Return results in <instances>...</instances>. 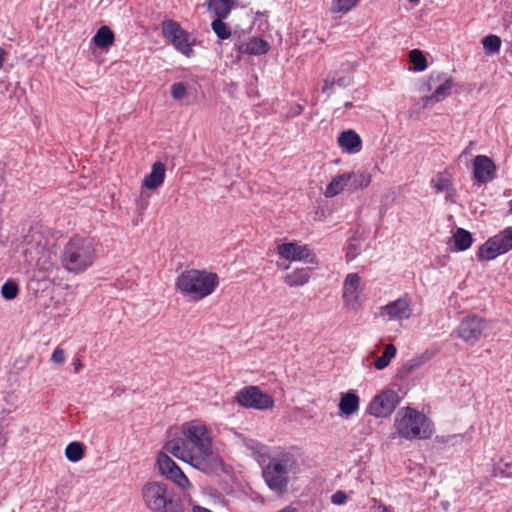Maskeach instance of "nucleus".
Here are the masks:
<instances>
[{
    "label": "nucleus",
    "instance_id": "nucleus-30",
    "mask_svg": "<svg viewBox=\"0 0 512 512\" xmlns=\"http://www.w3.org/2000/svg\"><path fill=\"white\" fill-rule=\"evenodd\" d=\"M409 60L413 64L414 70L418 72L424 71L428 66L424 53L419 49H412L409 52Z\"/></svg>",
    "mask_w": 512,
    "mask_h": 512
},
{
    "label": "nucleus",
    "instance_id": "nucleus-20",
    "mask_svg": "<svg viewBox=\"0 0 512 512\" xmlns=\"http://www.w3.org/2000/svg\"><path fill=\"white\" fill-rule=\"evenodd\" d=\"M345 178L348 181V191L355 192L362 190L371 183V175L366 172H346Z\"/></svg>",
    "mask_w": 512,
    "mask_h": 512
},
{
    "label": "nucleus",
    "instance_id": "nucleus-42",
    "mask_svg": "<svg viewBox=\"0 0 512 512\" xmlns=\"http://www.w3.org/2000/svg\"><path fill=\"white\" fill-rule=\"evenodd\" d=\"M348 500V496L345 491L343 490H337L335 493L331 496V502L334 505H344Z\"/></svg>",
    "mask_w": 512,
    "mask_h": 512
},
{
    "label": "nucleus",
    "instance_id": "nucleus-22",
    "mask_svg": "<svg viewBox=\"0 0 512 512\" xmlns=\"http://www.w3.org/2000/svg\"><path fill=\"white\" fill-rule=\"evenodd\" d=\"M115 40L114 32L108 26H101L92 38L94 45L100 49H107Z\"/></svg>",
    "mask_w": 512,
    "mask_h": 512
},
{
    "label": "nucleus",
    "instance_id": "nucleus-12",
    "mask_svg": "<svg viewBox=\"0 0 512 512\" xmlns=\"http://www.w3.org/2000/svg\"><path fill=\"white\" fill-rule=\"evenodd\" d=\"M412 311V302L408 294L381 307V315L387 316L390 321L407 320L411 317Z\"/></svg>",
    "mask_w": 512,
    "mask_h": 512
},
{
    "label": "nucleus",
    "instance_id": "nucleus-23",
    "mask_svg": "<svg viewBox=\"0 0 512 512\" xmlns=\"http://www.w3.org/2000/svg\"><path fill=\"white\" fill-rule=\"evenodd\" d=\"M310 273L309 267L296 269L285 276L284 282L290 287L303 286L309 281Z\"/></svg>",
    "mask_w": 512,
    "mask_h": 512
},
{
    "label": "nucleus",
    "instance_id": "nucleus-47",
    "mask_svg": "<svg viewBox=\"0 0 512 512\" xmlns=\"http://www.w3.org/2000/svg\"><path fill=\"white\" fill-rule=\"evenodd\" d=\"M192 512H212V511H210L207 508L200 507V506H194Z\"/></svg>",
    "mask_w": 512,
    "mask_h": 512
},
{
    "label": "nucleus",
    "instance_id": "nucleus-35",
    "mask_svg": "<svg viewBox=\"0 0 512 512\" xmlns=\"http://www.w3.org/2000/svg\"><path fill=\"white\" fill-rule=\"evenodd\" d=\"M157 465L161 475L164 477L171 473L177 464L165 453L160 452L157 457Z\"/></svg>",
    "mask_w": 512,
    "mask_h": 512
},
{
    "label": "nucleus",
    "instance_id": "nucleus-36",
    "mask_svg": "<svg viewBox=\"0 0 512 512\" xmlns=\"http://www.w3.org/2000/svg\"><path fill=\"white\" fill-rule=\"evenodd\" d=\"M168 480L174 482L177 486L182 489L188 488L190 486V482L186 475L182 472L179 466H175L169 475L165 476Z\"/></svg>",
    "mask_w": 512,
    "mask_h": 512
},
{
    "label": "nucleus",
    "instance_id": "nucleus-18",
    "mask_svg": "<svg viewBox=\"0 0 512 512\" xmlns=\"http://www.w3.org/2000/svg\"><path fill=\"white\" fill-rule=\"evenodd\" d=\"M360 276L357 273H350L343 283V299L346 303L356 302L359 298Z\"/></svg>",
    "mask_w": 512,
    "mask_h": 512
},
{
    "label": "nucleus",
    "instance_id": "nucleus-14",
    "mask_svg": "<svg viewBox=\"0 0 512 512\" xmlns=\"http://www.w3.org/2000/svg\"><path fill=\"white\" fill-rule=\"evenodd\" d=\"M279 256L288 261H309L313 263V253L307 245H299L296 242L282 243L277 246Z\"/></svg>",
    "mask_w": 512,
    "mask_h": 512
},
{
    "label": "nucleus",
    "instance_id": "nucleus-43",
    "mask_svg": "<svg viewBox=\"0 0 512 512\" xmlns=\"http://www.w3.org/2000/svg\"><path fill=\"white\" fill-rule=\"evenodd\" d=\"M51 360L56 364H63L65 361V352L60 347H57L51 356Z\"/></svg>",
    "mask_w": 512,
    "mask_h": 512
},
{
    "label": "nucleus",
    "instance_id": "nucleus-27",
    "mask_svg": "<svg viewBox=\"0 0 512 512\" xmlns=\"http://www.w3.org/2000/svg\"><path fill=\"white\" fill-rule=\"evenodd\" d=\"M352 84V77L351 76H333L331 78H327L324 80L323 86H322V92L328 93V95L331 93L333 88L335 86L340 88H346Z\"/></svg>",
    "mask_w": 512,
    "mask_h": 512
},
{
    "label": "nucleus",
    "instance_id": "nucleus-25",
    "mask_svg": "<svg viewBox=\"0 0 512 512\" xmlns=\"http://www.w3.org/2000/svg\"><path fill=\"white\" fill-rule=\"evenodd\" d=\"M454 246L457 251L469 249L473 243L471 232L464 228H457L453 234Z\"/></svg>",
    "mask_w": 512,
    "mask_h": 512
},
{
    "label": "nucleus",
    "instance_id": "nucleus-9",
    "mask_svg": "<svg viewBox=\"0 0 512 512\" xmlns=\"http://www.w3.org/2000/svg\"><path fill=\"white\" fill-rule=\"evenodd\" d=\"M235 401L242 407L266 410L274 406L273 398L258 386H246L236 393Z\"/></svg>",
    "mask_w": 512,
    "mask_h": 512
},
{
    "label": "nucleus",
    "instance_id": "nucleus-48",
    "mask_svg": "<svg viewBox=\"0 0 512 512\" xmlns=\"http://www.w3.org/2000/svg\"><path fill=\"white\" fill-rule=\"evenodd\" d=\"M278 512H297V509L292 506H286Z\"/></svg>",
    "mask_w": 512,
    "mask_h": 512
},
{
    "label": "nucleus",
    "instance_id": "nucleus-16",
    "mask_svg": "<svg viewBox=\"0 0 512 512\" xmlns=\"http://www.w3.org/2000/svg\"><path fill=\"white\" fill-rule=\"evenodd\" d=\"M338 145L347 153H358L362 148L361 137L352 129L340 133L337 139Z\"/></svg>",
    "mask_w": 512,
    "mask_h": 512
},
{
    "label": "nucleus",
    "instance_id": "nucleus-6",
    "mask_svg": "<svg viewBox=\"0 0 512 512\" xmlns=\"http://www.w3.org/2000/svg\"><path fill=\"white\" fill-rule=\"evenodd\" d=\"M296 469L297 461L294 456L284 453L272 458L263 468L262 475L271 490L283 493L288 485V474L295 472Z\"/></svg>",
    "mask_w": 512,
    "mask_h": 512
},
{
    "label": "nucleus",
    "instance_id": "nucleus-41",
    "mask_svg": "<svg viewBox=\"0 0 512 512\" xmlns=\"http://www.w3.org/2000/svg\"><path fill=\"white\" fill-rule=\"evenodd\" d=\"M359 251H360L359 244H356V243L350 241V243L347 246V251H346L347 261L354 260L358 256Z\"/></svg>",
    "mask_w": 512,
    "mask_h": 512
},
{
    "label": "nucleus",
    "instance_id": "nucleus-28",
    "mask_svg": "<svg viewBox=\"0 0 512 512\" xmlns=\"http://www.w3.org/2000/svg\"><path fill=\"white\" fill-rule=\"evenodd\" d=\"M397 349L393 344H387L380 357L374 361V367L378 370L386 368L391 360L395 357Z\"/></svg>",
    "mask_w": 512,
    "mask_h": 512
},
{
    "label": "nucleus",
    "instance_id": "nucleus-5",
    "mask_svg": "<svg viewBox=\"0 0 512 512\" xmlns=\"http://www.w3.org/2000/svg\"><path fill=\"white\" fill-rule=\"evenodd\" d=\"M142 498L152 512H184L180 498L161 482H149L142 488Z\"/></svg>",
    "mask_w": 512,
    "mask_h": 512
},
{
    "label": "nucleus",
    "instance_id": "nucleus-2",
    "mask_svg": "<svg viewBox=\"0 0 512 512\" xmlns=\"http://www.w3.org/2000/svg\"><path fill=\"white\" fill-rule=\"evenodd\" d=\"M97 246L93 238L78 235L71 237L60 254L62 267L73 274L85 272L97 259Z\"/></svg>",
    "mask_w": 512,
    "mask_h": 512
},
{
    "label": "nucleus",
    "instance_id": "nucleus-52",
    "mask_svg": "<svg viewBox=\"0 0 512 512\" xmlns=\"http://www.w3.org/2000/svg\"><path fill=\"white\" fill-rule=\"evenodd\" d=\"M410 3L417 4L420 0H408Z\"/></svg>",
    "mask_w": 512,
    "mask_h": 512
},
{
    "label": "nucleus",
    "instance_id": "nucleus-32",
    "mask_svg": "<svg viewBox=\"0 0 512 512\" xmlns=\"http://www.w3.org/2000/svg\"><path fill=\"white\" fill-rule=\"evenodd\" d=\"M224 19L225 18H216L211 23L212 30L221 40L228 39L231 36V28L223 22Z\"/></svg>",
    "mask_w": 512,
    "mask_h": 512
},
{
    "label": "nucleus",
    "instance_id": "nucleus-1",
    "mask_svg": "<svg viewBox=\"0 0 512 512\" xmlns=\"http://www.w3.org/2000/svg\"><path fill=\"white\" fill-rule=\"evenodd\" d=\"M182 434L183 437L167 441L164 449L196 468L207 466L212 455V441L207 427L191 421L183 425Z\"/></svg>",
    "mask_w": 512,
    "mask_h": 512
},
{
    "label": "nucleus",
    "instance_id": "nucleus-50",
    "mask_svg": "<svg viewBox=\"0 0 512 512\" xmlns=\"http://www.w3.org/2000/svg\"><path fill=\"white\" fill-rule=\"evenodd\" d=\"M508 213L512 214V199L508 202Z\"/></svg>",
    "mask_w": 512,
    "mask_h": 512
},
{
    "label": "nucleus",
    "instance_id": "nucleus-53",
    "mask_svg": "<svg viewBox=\"0 0 512 512\" xmlns=\"http://www.w3.org/2000/svg\"><path fill=\"white\" fill-rule=\"evenodd\" d=\"M382 512H392V511L388 510L387 507H384Z\"/></svg>",
    "mask_w": 512,
    "mask_h": 512
},
{
    "label": "nucleus",
    "instance_id": "nucleus-51",
    "mask_svg": "<svg viewBox=\"0 0 512 512\" xmlns=\"http://www.w3.org/2000/svg\"><path fill=\"white\" fill-rule=\"evenodd\" d=\"M352 106H353L352 102H346V103L344 104V107H345L346 109H350V108H352Z\"/></svg>",
    "mask_w": 512,
    "mask_h": 512
},
{
    "label": "nucleus",
    "instance_id": "nucleus-34",
    "mask_svg": "<svg viewBox=\"0 0 512 512\" xmlns=\"http://www.w3.org/2000/svg\"><path fill=\"white\" fill-rule=\"evenodd\" d=\"M431 186L437 193L453 190L451 180L441 173L437 174L435 178H432Z\"/></svg>",
    "mask_w": 512,
    "mask_h": 512
},
{
    "label": "nucleus",
    "instance_id": "nucleus-8",
    "mask_svg": "<svg viewBox=\"0 0 512 512\" xmlns=\"http://www.w3.org/2000/svg\"><path fill=\"white\" fill-rule=\"evenodd\" d=\"M512 250V226L488 238L478 249L480 260L491 261Z\"/></svg>",
    "mask_w": 512,
    "mask_h": 512
},
{
    "label": "nucleus",
    "instance_id": "nucleus-15",
    "mask_svg": "<svg viewBox=\"0 0 512 512\" xmlns=\"http://www.w3.org/2000/svg\"><path fill=\"white\" fill-rule=\"evenodd\" d=\"M453 85L454 84L452 78L446 75L431 95L422 98L423 108L443 101L450 95Z\"/></svg>",
    "mask_w": 512,
    "mask_h": 512
},
{
    "label": "nucleus",
    "instance_id": "nucleus-31",
    "mask_svg": "<svg viewBox=\"0 0 512 512\" xmlns=\"http://www.w3.org/2000/svg\"><path fill=\"white\" fill-rule=\"evenodd\" d=\"M447 74L443 72H432L422 83L420 90L422 92L434 91Z\"/></svg>",
    "mask_w": 512,
    "mask_h": 512
},
{
    "label": "nucleus",
    "instance_id": "nucleus-17",
    "mask_svg": "<svg viewBox=\"0 0 512 512\" xmlns=\"http://www.w3.org/2000/svg\"><path fill=\"white\" fill-rule=\"evenodd\" d=\"M165 164L157 161L152 165L151 172L143 179V186L154 190L160 187L165 179Z\"/></svg>",
    "mask_w": 512,
    "mask_h": 512
},
{
    "label": "nucleus",
    "instance_id": "nucleus-37",
    "mask_svg": "<svg viewBox=\"0 0 512 512\" xmlns=\"http://www.w3.org/2000/svg\"><path fill=\"white\" fill-rule=\"evenodd\" d=\"M494 475L502 478L512 477V459H501L494 466Z\"/></svg>",
    "mask_w": 512,
    "mask_h": 512
},
{
    "label": "nucleus",
    "instance_id": "nucleus-49",
    "mask_svg": "<svg viewBox=\"0 0 512 512\" xmlns=\"http://www.w3.org/2000/svg\"><path fill=\"white\" fill-rule=\"evenodd\" d=\"M5 51L0 47V69L3 67Z\"/></svg>",
    "mask_w": 512,
    "mask_h": 512
},
{
    "label": "nucleus",
    "instance_id": "nucleus-40",
    "mask_svg": "<svg viewBox=\"0 0 512 512\" xmlns=\"http://www.w3.org/2000/svg\"><path fill=\"white\" fill-rule=\"evenodd\" d=\"M187 93V86L183 82H176L171 85V96L174 100H181Z\"/></svg>",
    "mask_w": 512,
    "mask_h": 512
},
{
    "label": "nucleus",
    "instance_id": "nucleus-46",
    "mask_svg": "<svg viewBox=\"0 0 512 512\" xmlns=\"http://www.w3.org/2000/svg\"><path fill=\"white\" fill-rule=\"evenodd\" d=\"M7 438L2 432L0 431V448L4 447L6 445Z\"/></svg>",
    "mask_w": 512,
    "mask_h": 512
},
{
    "label": "nucleus",
    "instance_id": "nucleus-44",
    "mask_svg": "<svg viewBox=\"0 0 512 512\" xmlns=\"http://www.w3.org/2000/svg\"><path fill=\"white\" fill-rule=\"evenodd\" d=\"M247 447L249 449H251L254 453H259V454H261L262 450L265 449V446H263L262 444H260L257 441H253V440H251L249 443H247Z\"/></svg>",
    "mask_w": 512,
    "mask_h": 512
},
{
    "label": "nucleus",
    "instance_id": "nucleus-19",
    "mask_svg": "<svg viewBox=\"0 0 512 512\" xmlns=\"http://www.w3.org/2000/svg\"><path fill=\"white\" fill-rule=\"evenodd\" d=\"M269 49V43L258 37H253L247 42L240 43L238 46V51L241 54L247 55H263L266 54Z\"/></svg>",
    "mask_w": 512,
    "mask_h": 512
},
{
    "label": "nucleus",
    "instance_id": "nucleus-54",
    "mask_svg": "<svg viewBox=\"0 0 512 512\" xmlns=\"http://www.w3.org/2000/svg\"><path fill=\"white\" fill-rule=\"evenodd\" d=\"M3 180H4V179H3L2 175L0 174V186H1V185H2V183H3Z\"/></svg>",
    "mask_w": 512,
    "mask_h": 512
},
{
    "label": "nucleus",
    "instance_id": "nucleus-13",
    "mask_svg": "<svg viewBox=\"0 0 512 512\" xmlns=\"http://www.w3.org/2000/svg\"><path fill=\"white\" fill-rule=\"evenodd\" d=\"M473 178L479 184H486L496 178V165L486 155H478L473 159Z\"/></svg>",
    "mask_w": 512,
    "mask_h": 512
},
{
    "label": "nucleus",
    "instance_id": "nucleus-21",
    "mask_svg": "<svg viewBox=\"0 0 512 512\" xmlns=\"http://www.w3.org/2000/svg\"><path fill=\"white\" fill-rule=\"evenodd\" d=\"M359 409V397L355 391L342 393L339 401L341 414L350 416Z\"/></svg>",
    "mask_w": 512,
    "mask_h": 512
},
{
    "label": "nucleus",
    "instance_id": "nucleus-7",
    "mask_svg": "<svg viewBox=\"0 0 512 512\" xmlns=\"http://www.w3.org/2000/svg\"><path fill=\"white\" fill-rule=\"evenodd\" d=\"M489 329V321L481 316L471 314L461 320L453 334L473 346L482 338L487 337Z\"/></svg>",
    "mask_w": 512,
    "mask_h": 512
},
{
    "label": "nucleus",
    "instance_id": "nucleus-26",
    "mask_svg": "<svg viewBox=\"0 0 512 512\" xmlns=\"http://www.w3.org/2000/svg\"><path fill=\"white\" fill-rule=\"evenodd\" d=\"M348 181L345 178V173L335 176L327 185L324 195L328 198L334 197L344 190H348Z\"/></svg>",
    "mask_w": 512,
    "mask_h": 512
},
{
    "label": "nucleus",
    "instance_id": "nucleus-3",
    "mask_svg": "<svg viewBox=\"0 0 512 512\" xmlns=\"http://www.w3.org/2000/svg\"><path fill=\"white\" fill-rule=\"evenodd\" d=\"M218 285L219 277L216 273L198 269L181 272L175 282L177 290L183 295L191 296L194 300L211 295Z\"/></svg>",
    "mask_w": 512,
    "mask_h": 512
},
{
    "label": "nucleus",
    "instance_id": "nucleus-10",
    "mask_svg": "<svg viewBox=\"0 0 512 512\" xmlns=\"http://www.w3.org/2000/svg\"><path fill=\"white\" fill-rule=\"evenodd\" d=\"M400 402V397L394 390H383L373 397L367 407V413L376 418L390 416Z\"/></svg>",
    "mask_w": 512,
    "mask_h": 512
},
{
    "label": "nucleus",
    "instance_id": "nucleus-11",
    "mask_svg": "<svg viewBox=\"0 0 512 512\" xmlns=\"http://www.w3.org/2000/svg\"><path fill=\"white\" fill-rule=\"evenodd\" d=\"M162 34L173 46L187 57L192 56V43L189 34L174 20H166L162 23Z\"/></svg>",
    "mask_w": 512,
    "mask_h": 512
},
{
    "label": "nucleus",
    "instance_id": "nucleus-33",
    "mask_svg": "<svg viewBox=\"0 0 512 512\" xmlns=\"http://www.w3.org/2000/svg\"><path fill=\"white\" fill-rule=\"evenodd\" d=\"M482 45L486 53L497 54L501 48V39L497 35L490 34L482 39Z\"/></svg>",
    "mask_w": 512,
    "mask_h": 512
},
{
    "label": "nucleus",
    "instance_id": "nucleus-38",
    "mask_svg": "<svg viewBox=\"0 0 512 512\" xmlns=\"http://www.w3.org/2000/svg\"><path fill=\"white\" fill-rule=\"evenodd\" d=\"M360 0H333L331 5V12L333 13H347L350 11Z\"/></svg>",
    "mask_w": 512,
    "mask_h": 512
},
{
    "label": "nucleus",
    "instance_id": "nucleus-4",
    "mask_svg": "<svg viewBox=\"0 0 512 512\" xmlns=\"http://www.w3.org/2000/svg\"><path fill=\"white\" fill-rule=\"evenodd\" d=\"M394 427L399 436L408 440L429 439L434 432L431 420L425 414L410 407L397 413Z\"/></svg>",
    "mask_w": 512,
    "mask_h": 512
},
{
    "label": "nucleus",
    "instance_id": "nucleus-24",
    "mask_svg": "<svg viewBox=\"0 0 512 512\" xmlns=\"http://www.w3.org/2000/svg\"><path fill=\"white\" fill-rule=\"evenodd\" d=\"M233 5L234 0H209L208 10L213 12L216 18H227Z\"/></svg>",
    "mask_w": 512,
    "mask_h": 512
},
{
    "label": "nucleus",
    "instance_id": "nucleus-39",
    "mask_svg": "<svg viewBox=\"0 0 512 512\" xmlns=\"http://www.w3.org/2000/svg\"><path fill=\"white\" fill-rule=\"evenodd\" d=\"M19 293V286L14 280L6 281L1 287V295L6 300H13Z\"/></svg>",
    "mask_w": 512,
    "mask_h": 512
},
{
    "label": "nucleus",
    "instance_id": "nucleus-45",
    "mask_svg": "<svg viewBox=\"0 0 512 512\" xmlns=\"http://www.w3.org/2000/svg\"><path fill=\"white\" fill-rule=\"evenodd\" d=\"M73 365L75 367V372H79L80 369L82 368V363H81V361L79 359H75L73 361Z\"/></svg>",
    "mask_w": 512,
    "mask_h": 512
},
{
    "label": "nucleus",
    "instance_id": "nucleus-29",
    "mask_svg": "<svg viewBox=\"0 0 512 512\" xmlns=\"http://www.w3.org/2000/svg\"><path fill=\"white\" fill-rule=\"evenodd\" d=\"M85 447L80 442H71L66 446L65 456L71 462H77L84 457Z\"/></svg>",
    "mask_w": 512,
    "mask_h": 512
}]
</instances>
